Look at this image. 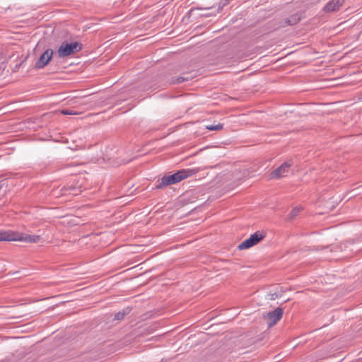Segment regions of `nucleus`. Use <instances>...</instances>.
<instances>
[{
  "label": "nucleus",
  "instance_id": "9b49d317",
  "mask_svg": "<svg viewBox=\"0 0 362 362\" xmlns=\"http://www.w3.org/2000/svg\"><path fill=\"white\" fill-rule=\"evenodd\" d=\"M131 310H132V308L130 307H127V308H124L122 311H119L115 315L114 320H122L124 317V316H126L131 312Z\"/></svg>",
  "mask_w": 362,
  "mask_h": 362
},
{
  "label": "nucleus",
  "instance_id": "39448f33",
  "mask_svg": "<svg viewBox=\"0 0 362 362\" xmlns=\"http://www.w3.org/2000/svg\"><path fill=\"white\" fill-rule=\"evenodd\" d=\"M284 314V309L281 308H277L273 311L267 313L263 315L264 320H267L269 327H272L275 325L282 317Z\"/></svg>",
  "mask_w": 362,
  "mask_h": 362
},
{
  "label": "nucleus",
  "instance_id": "6e6552de",
  "mask_svg": "<svg viewBox=\"0 0 362 362\" xmlns=\"http://www.w3.org/2000/svg\"><path fill=\"white\" fill-rule=\"evenodd\" d=\"M194 76L192 73H185L180 76H173L168 81L169 85L180 84L184 82H187L194 78Z\"/></svg>",
  "mask_w": 362,
  "mask_h": 362
},
{
  "label": "nucleus",
  "instance_id": "ddd939ff",
  "mask_svg": "<svg viewBox=\"0 0 362 362\" xmlns=\"http://www.w3.org/2000/svg\"><path fill=\"white\" fill-rule=\"evenodd\" d=\"M268 296H269V300H274L275 299L281 296V291H279L278 290H275V291L271 290L268 293Z\"/></svg>",
  "mask_w": 362,
  "mask_h": 362
},
{
  "label": "nucleus",
  "instance_id": "2eb2a0df",
  "mask_svg": "<svg viewBox=\"0 0 362 362\" xmlns=\"http://www.w3.org/2000/svg\"><path fill=\"white\" fill-rule=\"evenodd\" d=\"M226 4V3H223L222 1H221L219 3H218V7L217 8H216V11L214 13H207L206 14V16H214L216 15L217 13H219L222 8H223V6Z\"/></svg>",
  "mask_w": 362,
  "mask_h": 362
},
{
  "label": "nucleus",
  "instance_id": "4468645a",
  "mask_svg": "<svg viewBox=\"0 0 362 362\" xmlns=\"http://www.w3.org/2000/svg\"><path fill=\"white\" fill-rule=\"evenodd\" d=\"M206 129L210 131H219L223 129V124L219 123L216 125H213V124L209 125V126H206Z\"/></svg>",
  "mask_w": 362,
  "mask_h": 362
},
{
  "label": "nucleus",
  "instance_id": "dca6fc26",
  "mask_svg": "<svg viewBox=\"0 0 362 362\" xmlns=\"http://www.w3.org/2000/svg\"><path fill=\"white\" fill-rule=\"evenodd\" d=\"M62 113L63 115H76L77 113L76 112H72L71 110H62Z\"/></svg>",
  "mask_w": 362,
  "mask_h": 362
},
{
  "label": "nucleus",
  "instance_id": "f257e3e1",
  "mask_svg": "<svg viewBox=\"0 0 362 362\" xmlns=\"http://www.w3.org/2000/svg\"><path fill=\"white\" fill-rule=\"evenodd\" d=\"M197 173L196 169H182L173 175H165L156 181L155 189H160L170 185L176 184Z\"/></svg>",
  "mask_w": 362,
  "mask_h": 362
},
{
  "label": "nucleus",
  "instance_id": "0eeeda50",
  "mask_svg": "<svg viewBox=\"0 0 362 362\" xmlns=\"http://www.w3.org/2000/svg\"><path fill=\"white\" fill-rule=\"evenodd\" d=\"M54 52L52 49H46L39 57L35 64V69H41L47 66L53 57Z\"/></svg>",
  "mask_w": 362,
  "mask_h": 362
},
{
  "label": "nucleus",
  "instance_id": "f3484780",
  "mask_svg": "<svg viewBox=\"0 0 362 362\" xmlns=\"http://www.w3.org/2000/svg\"><path fill=\"white\" fill-rule=\"evenodd\" d=\"M215 8H216L215 6H210V7L200 8L199 9L210 10V9Z\"/></svg>",
  "mask_w": 362,
  "mask_h": 362
},
{
  "label": "nucleus",
  "instance_id": "423d86ee",
  "mask_svg": "<svg viewBox=\"0 0 362 362\" xmlns=\"http://www.w3.org/2000/svg\"><path fill=\"white\" fill-rule=\"evenodd\" d=\"M293 162L291 160L284 162L279 167L271 173L270 177L279 179L286 176L289 168L293 165Z\"/></svg>",
  "mask_w": 362,
  "mask_h": 362
},
{
  "label": "nucleus",
  "instance_id": "9d476101",
  "mask_svg": "<svg viewBox=\"0 0 362 362\" xmlns=\"http://www.w3.org/2000/svg\"><path fill=\"white\" fill-rule=\"evenodd\" d=\"M301 20V16L300 13H296L288 18H286L283 21L280 23L281 27H286L288 25H296L298 23H299Z\"/></svg>",
  "mask_w": 362,
  "mask_h": 362
},
{
  "label": "nucleus",
  "instance_id": "f03ea898",
  "mask_svg": "<svg viewBox=\"0 0 362 362\" xmlns=\"http://www.w3.org/2000/svg\"><path fill=\"white\" fill-rule=\"evenodd\" d=\"M40 235L16 233L8 231H0V241H24L28 243H37Z\"/></svg>",
  "mask_w": 362,
  "mask_h": 362
},
{
  "label": "nucleus",
  "instance_id": "7ed1b4c3",
  "mask_svg": "<svg viewBox=\"0 0 362 362\" xmlns=\"http://www.w3.org/2000/svg\"><path fill=\"white\" fill-rule=\"evenodd\" d=\"M83 49V45L78 42H68L66 41L62 42L57 50V55L60 58H64L71 54H74Z\"/></svg>",
  "mask_w": 362,
  "mask_h": 362
},
{
  "label": "nucleus",
  "instance_id": "20e7f679",
  "mask_svg": "<svg viewBox=\"0 0 362 362\" xmlns=\"http://www.w3.org/2000/svg\"><path fill=\"white\" fill-rule=\"evenodd\" d=\"M266 236V233L262 231H257L255 233L252 234L250 237L243 242H242L238 246V248L240 250H243L246 249H249L252 246L259 243L261 240H262Z\"/></svg>",
  "mask_w": 362,
  "mask_h": 362
},
{
  "label": "nucleus",
  "instance_id": "1a4fd4ad",
  "mask_svg": "<svg viewBox=\"0 0 362 362\" xmlns=\"http://www.w3.org/2000/svg\"><path fill=\"white\" fill-rule=\"evenodd\" d=\"M345 0H331L323 8L325 13L337 11L344 4Z\"/></svg>",
  "mask_w": 362,
  "mask_h": 362
},
{
  "label": "nucleus",
  "instance_id": "f8f14e48",
  "mask_svg": "<svg viewBox=\"0 0 362 362\" xmlns=\"http://www.w3.org/2000/svg\"><path fill=\"white\" fill-rule=\"evenodd\" d=\"M302 208L296 206L293 208L291 213L288 215L287 220L292 221L293 220L300 212Z\"/></svg>",
  "mask_w": 362,
  "mask_h": 362
}]
</instances>
